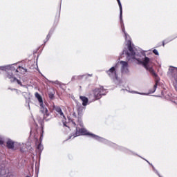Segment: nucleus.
Returning a JSON list of instances; mask_svg holds the SVG:
<instances>
[{
	"mask_svg": "<svg viewBox=\"0 0 177 177\" xmlns=\"http://www.w3.org/2000/svg\"><path fill=\"white\" fill-rule=\"evenodd\" d=\"M174 78L176 82H177V73H176V74H174Z\"/></svg>",
	"mask_w": 177,
	"mask_h": 177,
	"instance_id": "obj_22",
	"label": "nucleus"
},
{
	"mask_svg": "<svg viewBox=\"0 0 177 177\" xmlns=\"http://www.w3.org/2000/svg\"><path fill=\"white\" fill-rule=\"evenodd\" d=\"M51 36H52V32H49V33L46 36V41H49V39H50Z\"/></svg>",
	"mask_w": 177,
	"mask_h": 177,
	"instance_id": "obj_19",
	"label": "nucleus"
},
{
	"mask_svg": "<svg viewBox=\"0 0 177 177\" xmlns=\"http://www.w3.org/2000/svg\"><path fill=\"white\" fill-rule=\"evenodd\" d=\"M53 109L57 111L59 115L64 117V113H63V111H62V108H60V106H53Z\"/></svg>",
	"mask_w": 177,
	"mask_h": 177,
	"instance_id": "obj_10",
	"label": "nucleus"
},
{
	"mask_svg": "<svg viewBox=\"0 0 177 177\" xmlns=\"http://www.w3.org/2000/svg\"><path fill=\"white\" fill-rule=\"evenodd\" d=\"M17 73L26 74V73H27V69L21 66H17L16 64L11 65L8 66V68L7 69L6 77L7 78H9V75H12V77H15Z\"/></svg>",
	"mask_w": 177,
	"mask_h": 177,
	"instance_id": "obj_1",
	"label": "nucleus"
},
{
	"mask_svg": "<svg viewBox=\"0 0 177 177\" xmlns=\"http://www.w3.org/2000/svg\"><path fill=\"white\" fill-rule=\"evenodd\" d=\"M49 97L50 99H53L55 97V95L54 94H49Z\"/></svg>",
	"mask_w": 177,
	"mask_h": 177,
	"instance_id": "obj_21",
	"label": "nucleus"
},
{
	"mask_svg": "<svg viewBox=\"0 0 177 177\" xmlns=\"http://www.w3.org/2000/svg\"><path fill=\"white\" fill-rule=\"evenodd\" d=\"M0 145H3V140H2V139L0 138Z\"/></svg>",
	"mask_w": 177,
	"mask_h": 177,
	"instance_id": "obj_24",
	"label": "nucleus"
},
{
	"mask_svg": "<svg viewBox=\"0 0 177 177\" xmlns=\"http://www.w3.org/2000/svg\"><path fill=\"white\" fill-rule=\"evenodd\" d=\"M8 79L10 80L11 82H17L18 85L23 86V84H21V82L20 80H17V78H16V77L13 76V75H9Z\"/></svg>",
	"mask_w": 177,
	"mask_h": 177,
	"instance_id": "obj_8",
	"label": "nucleus"
},
{
	"mask_svg": "<svg viewBox=\"0 0 177 177\" xmlns=\"http://www.w3.org/2000/svg\"><path fill=\"white\" fill-rule=\"evenodd\" d=\"M117 1L120 8V19H122V6L121 5V1L120 0H117Z\"/></svg>",
	"mask_w": 177,
	"mask_h": 177,
	"instance_id": "obj_16",
	"label": "nucleus"
},
{
	"mask_svg": "<svg viewBox=\"0 0 177 177\" xmlns=\"http://www.w3.org/2000/svg\"><path fill=\"white\" fill-rule=\"evenodd\" d=\"M40 111H41L42 114H44L45 113H48V108L44 105V103H42L41 105H40Z\"/></svg>",
	"mask_w": 177,
	"mask_h": 177,
	"instance_id": "obj_15",
	"label": "nucleus"
},
{
	"mask_svg": "<svg viewBox=\"0 0 177 177\" xmlns=\"http://www.w3.org/2000/svg\"><path fill=\"white\" fill-rule=\"evenodd\" d=\"M128 50L129 51H123L124 53L127 55V57H135V55H136V53H135L131 43L128 44Z\"/></svg>",
	"mask_w": 177,
	"mask_h": 177,
	"instance_id": "obj_6",
	"label": "nucleus"
},
{
	"mask_svg": "<svg viewBox=\"0 0 177 177\" xmlns=\"http://www.w3.org/2000/svg\"><path fill=\"white\" fill-rule=\"evenodd\" d=\"M58 16L59 17V16H60V14H59Z\"/></svg>",
	"mask_w": 177,
	"mask_h": 177,
	"instance_id": "obj_27",
	"label": "nucleus"
},
{
	"mask_svg": "<svg viewBox=\"0 0 177 177\" xmlns=\"http://www.w3.org/2000/svg\"><path fill=\"white\" fill-rule=\"evenodd\" d=\"M106 74L110 77V78H117V71L115 70V67H111L106 71Z\"/></svg>",
	"mask_w": 177,
	"mask_h": 177,
	"instance_id": "obj_7",
	"label": "nucleus"
},
{
	"mask_svg": "<svg viewBox=\"0 0 177 177\" xmlns=\"http://www.w3.org/2000/svg\"><path fill=\"white\" fill-rule=\"evenodd\" d=\"M6 146L8 149H10L11 150H13V149H15V142H13L12 140H8L6 142Z\"/></svg>",
	"mask_w": 177,
	"mask_h": 177,
	"instance_id": "obj_9",
	"label": "nucleus"
},
{
	"mask_svg": "<svg viewBox=\"0 0 177 177\" xmlns=\"http://www.w3.org/2000/svg\"><path fill=\"white\" fill-rule=\"evenodd\" d=\"M122 31H123L124 32H125V29H122Z\"/></svg>",
	"mask_w": 177,
	"mask_h": 177,
	"instance_id": "obj_26",
	"label": "nucleus"
},
{
	"mask_svg": "<svg viewBox=\"0 0 177 177\" xmlns=\"http://www.w3.org/2000/svg\"><path fill=\"white\" fill-rule=\"evenodd\" d=\"M157 83L154 84L153 88L150 91L149 93H154L156 92V89H157Z\"/></svg>",
	"mask_w": 177,
	"mask_h": 177,
	"instance_id": "obj_17",
	"label": "nucleus"
},
{
	"mask_svg": "<svg viewBox=\"0 0 177 177\" xmlns=\"http://www.w3.org/2000/svg\"><path fill=\"white\" fill-rule=\"evenodd\" d=\"M80 135H89V136H91V138H93L94 139H99V136L95 134L88 133V131H86V129L84 128L78 129V127H76L75 136H80Z\"/></svg>",
	"mask_w": 177,
	"mask_h": 177,
	"instance_id": "obj_4",
	"label": "nucleus"
},
{
	"mask_svg": "<svg viewBox=\"0 0 177 177\" xmlns=\"http://www.w3.org/2000/svg\"><path fill=\"white\" fill-rule=\"evenodd\" d=\"M73 116L75 117V118H77V113H75V112H74L73 113Z\"/></svg>",
	"mask_w": 177,
	"mask_h": 177,
	"instance_id": "obj_23",
	"label": "nucleus"
},
{
	"mask_svg": "<svg viewBox=\"0 0 177 177\" xmlns=\"http://www.w3.org/2000/svg\"><path fill=\"white\" fill-rule=\"evenodd\" d=\"M80 99L82 101V106H86L88 104V102H89L88 97L85 96H80Z\"/></svg>",
	"mask_w": 177,
	"mask_h": 177,
	"instance_id": "obj_11",
	"label": "nucleus"
},
{
	"mask_svg": "<svg viewBox=\"0 0 177 177\" xmlns=\"http://www.w3.org/2000/svg\"><path fill=\"white\" fill-rule=\"evenodd\" d=\"M77 122L75 123L74 120H72V124H73L74 127H77V125H80V127H84V123L82 122V116L84 115V111L85 108L82 106H78L77 109Z\"/></svg>",
	"mask_w": 177,
	"mask_h": 177,
	"instance_id": "obj_2",
	"label": "nucleus"
},
{
	"mask_svg": "<svg viewBox=\"0 0 177 177\" xmlns=\"http://www.w3.org/2000/svg\"><path fill=\"white\" fill-rule=\"evenodd\" d=\"M43 114L44 120H45V121H49V120H50V113H49V111Z\"/></svg>",
	"mask_w": 177,
	"mask_h": 177,
	"instance_id": "obj_14",
	"label": "nucleus"
},
{
	"mask_svg": "<svg viewBox=\"0 0 177 177\" xmlns=\"http://www.w3.org/2000/svg\"><path fill=\"white\" fill-rule=\"evenodd\" d=\"M162 46H165V41H162Z\"/></svg>",
	"mask_w": 177,
	"mask_h": 177,
	"instance_id": "obj_25",
	"label": "nucleus"
},
{
	"mask_svg": "<svg viewBox=\"0 0 177 177\" xmlns=\"http://www.w3.org/2000/svg\"><path fill=\"white\" fill-rule=\"evenodd\" d=\"M149 63H150V58L145 57L144 61L142 62V64L147 71L150 72V74H151L153 77H158L156 71H154V69H153V67L149 66Z\"/></svg>",
	"mask_w": 177,
	"mask_h": 177,
	"instance_id": "obj_3",
	"label": "nucleus"
},
{
	"mask_svg": "<svg viewBox=\"0 0 177 177\" xmlns=\"http://www.w3.org/2000/svg\"><path fill=\"white\" fill-rule=\"evenodd\" d=\"M153 53L156 55V56H158V51L156 49L153 50Z\"/></svg>",
	"mask_w": 177,
	"mask_h": 177,
	"instance_id": "obj_20",
	"label": "nucleus"
},
{
	"mask_svg": "<svg viewBox=\"0 0 177 177\" xmlns=\"http://www.w3.org/2000/svg\"><path fill=\"white\" fill-rule=\"evenodd\" d=\"M35 97L37 98L38 102H39L40 106H42V103H44V100H42V97L39 93H35Z\"/></svg>",
	"mask_w": 177,
	"mask_h": 177,
	"instance_id": "obj_12",
	"label": "nucleus"
},
{
	"mask_svg": "<svg viewBox=\"0 0 177 177\" xmlns=\"http://www.w3.org/2000/svg\"><path fill=\"white\" fill-rule=\"evenodd\" d=\"M37 149V150H39V151H42V150H44V147L42 146V145L39 144Z\"/></svg>",
	"mask_w": 177,
	"mask_h": 177,
	"instance_id": "obj_18",
	"label": "nucleus"
},
{
	"mask_svg": "<svg viewBox=\"0 0 177 177\" xmlns=\"http://www.w3.org/2000/svg\"><path fill=\"white\" fill-rule=\"evenodd\" d=\"M120 64L122 65V73H124V70H128V62L125 61H121Z\"/></svg>",
	"mask_w": 177,
	"mask_h": 177,
	"instance_id": "obj_13",
	"label": "nucleus"
},
{
	"mask_svg": "<svg viewBox=\"0 0 177 177\" xmlns=\"http://www.w3.org/2000/svg\"><path fill=\"white\" fill-rule=\"evenodd\" d=\"M94 97L95 100H99L102 97V96L106 95V91L103 89V87L100 88H95L93 91Z\"/></svg>",
	"mask_w": 177,
	"mask_h": 177,
	"instance_id": "obj_5",
	"label": "nucleus"
}]
</instances>
